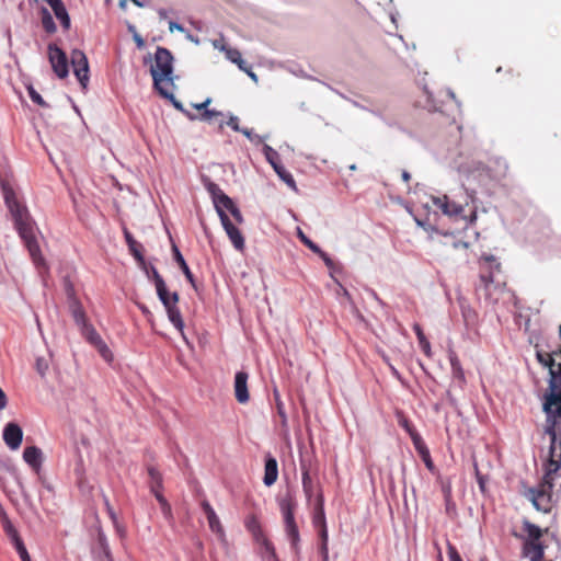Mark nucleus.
<instances>
[{"label":"nucleus","instance_id":"nucleus-1","mask_svg":"<svg viewBox=\"0 0 561 561\" xmlns=\"http://www.w3.org/2000/svg\"><path fill=\"white\" fill-rule=\"evenodd\" d=\"M4 201L13 218L14 227L24 241L34 264L37 266L44 265V257L36 241L33 221L27 208L18 201L12 190L4 191Z\"/></svg>","mask_w":561,"mask_h":561},{"label":"nucleus","instance_id":"nucleus-2","mask_svg":"<svg viewBox=\"0 0 561 561\" xmlns=\"http://www.w3.org/2000/svg\"><path fill=\"white\" fill-rule=\"evenodd\" d=\"M476 199V190L461 188L459 194L444 195L434 197V205L442 210L443 214L457 219H463L467 225L474 224L477 219V208L472 207L469 214H466V207Z\"/></svg>","mask_w":561,"mask_h":561},{"label":"nucleus","instance_id":"nucleus-3","mask_svg":"<svg viewBox=\"0 0 561 561\" xmlns=\"http://www.w3.org/2000/svg\"><path fill=\"white\" fill-rule=\"evenodd\" d=\"M153 85L161 96L173 99V56L164 47H158L154 54V62L150 69Z\"/></svg>","mask_w":561,"mask_h":561},{"label":"nucleus","instance_id":"nucleus-4","mask_svg":"<svg viewBox=\"0 0 561 561\" xmlns=\"http://www.w3.org/2000/svg\"><path fill=\"white\" fill-rule=\"evenodd\" d=\"M553 480L554 474H548V470H546L540 484L537 488H529L525 493V496L537 511L542 513L551 512Z\"/></svg>","mask_w":561,"mask_h":561},{"label":"nucleus","instance_id":"nucleus-5","mask_svg":"<svg viewBox=\"0 0 561 561\" xmlns=\"http://www.w3.org/2000/svg\"><path fill=\"white\" fill-rule=\"evenodd\" d=\"M500 263L493 256H485L481 261L480 284L477 290L483 291L484 298L493 304L497 301L493 291L501 289L494 280V271L500 272Z\"/></svg>","mask_w":561,"mask_h":561},{"label":"nucleus","instance_id":"nucleus-6","mask_svg":"<svg viewBox=\"0 0 561 561\" xmlns=\"http://www.w3.org/2000/svg\"><path fill=\"white\" fill-rule=\"evenodd\" d=\"M157 294L161 302L163 304L168 318L174 328L184 336V321L182 319L181 311L178 307L179 294L169 293L164 280L159 282V286L156 287Z\"/></svg>","mask_w":561,"mask_h":561},{"label":"nucleus","instance_id":"nucleus-7","mask_svg":"<svg viewBox=\"0 0 561 561\" xmlns=\"http://www.w3.org/2000/svg\"><path fill=\"white\" fill-rule=\"evenodd\" d=\"M81 335L85 339V341L91 344L100 355L106 360L111 362L113 358V354L106 343L103 341L101 335L96 332L95 328L89 322L79 328Z\"/></svg>","mask_w":561,"mask_h":561},{"label":"nucleus","instance_id":"nucleus-8","mask_svg":"<svg viewBox=\"0 0 561 561\" xmlns=\"http://www.w3.org/2000/svg\"><path fill=\"white\" fill-rule=\"evenodd\" d=\"M263 152L266 160L272 165L277 175L280 178V180L284 181L290 188L296 190V182L294 180V176L282 164L278 152L268 145H264Z\"/></svg>","mask_w":561,"mask_h":561},{"label":"nucleus","instance_id":"nucleus-9","mask_svg":"<svg viewBox=\"0 0 561 561\" xmlns=\"http://www.w3.org/2000/svg\"><path fill=\"white\" fill-rule=\"evenodd\" d=\"M542 411L548 417L561 420V388H547L542 396Z\"/></svg>","mask_w":561,"mask_h":561},{"label":"nucleus","instance_id":"nucleus-10","mask_svg":"<svg viewBox=\"0 0 561 561\" xmlns=\"http://www.w3.org/2000/svg\"><path fill=\"white\" fill-rule=\"evenodd\" d=\"M71 65L82 89H87L89 83V62L85 54L80 49H73L71 51Z\"/></svg>","mask_w":561,"mask_h":561},{"label":"nucleus","instance_id":"nucleus-11","mask_svg":"<svg viewBox=\"0 0 561 561\" xmlns=\"http://www.w3.org/2000/svg\"><path fill=\"white\" fill-rule=\"evenodd\" d=\"M48 58L51 68L58 78L65 79L68 73V60L66 54L55 44L48 45Z\"/></svg>","mask_w":561,"mask_h":561},{"label":"nucleus","instance_id":"nucleus-12","mask_svg":"<svg viewBox=\"0 0 561 561\" xmlns=\"http://www.w3.org/2000/svg\"><path fill=\"white\" fill-rule=\"evenodd\" d=\"M66 293L68 297L69 311L73 318L75 323L77 324L78 328H80L87 322H89L87 313L83 309L82 304L76 296L75 289L71 284L67 285Z\"/></svg>","mask_w":561,"mask_h":561},{"label":"nucleus","instance_id":"nucleus-13","mask_svg":"<svg viewBox=\"0 0 561 561\" xmlns=\"http://www.w3.org/2000/svg\"><path fill=\"white\" fill-rule=\"evenodd\" d=\"M277 502L283 515L284 526L296 523L295 512L297 508V501L295 499V493L288 489L286 493L277 500Z\"/></svg>","mask_w":561,"mask_h":561},{"label":"nucleus","instance_id":"nucleus-14","mask_svg":"<svg viewBox=\"0 0 561 561\" xmlns=\"http://www.w3.org/2000/svg\"><path fill=\"white\" fill-rule=\"evenodd\" d=\"M222 227L229 237L231 243L238 251H243L244 249V238L241 231L231 222L227 213L220 211L219 215Z\"/></svg>","mask_w":561,"mask_h":561},{"label":"nucleus","instance_id":"nucleus-15","mask_svg":"<svg viewBox=\"0 0 561 561\" xmlns=\"http://www.w3.org/2000/svg\"><path fill=\"white\" fill-rule=\"evenodd\" d=\"M3 440L10 449H18L23 440L21 426L14 422L8 423L3 428Z\"/></svg>","mask_w":561,"mask_h":561},{"label":"nucleus","instance_id":"nucleus-16","mask_svg":"<svg viewBox=\"0 0 561 561\" xmlns=\"http://www.w3.org/2000/svg\"><path fill=\"white\" fill-rule=\"evenodd\" d=\"M300 469H301V482H302V490L305 493V496L308 502L311 501L312 496L316 495L321 489V486L312 480L310 476V467L306 463L304 459H300Z\"/></svg>","mask_w":561,"mask_h":561},{"label":"nucleus","instance_id":"nucleus-17","mask_svg":"<svg viewBox=\"0 0 561 561\" xmlns=\"http://www.w3.org/2000/svg\"><path fill=\"white\" fill-rule=\"evenodd\" d=\"M220 50L225 53L226 58L229 59L231 62L236 64L238 68L248 76L253 79L254 81L257 80L256 75L251 70V67L242 59L241 53L237 48L229 47L227 45H222L220 47Z\"/></svg>","mask_w":561,"mask_h":561},{"label":"nucleus","instance_id":"nucleus-18","mask_svg":"<svg viewBox=\"0 0 561 561\" xmlns=\"http://www.w3.org/2000/svg\"><path fill=\"white\" fill-rule=\"evenodd\" d=\"M412 443L417 451L419 456L423 460L425 467L432 472L436 473V467L432 460L430 449L427 448L425 442L423 440L422 436L420 434H413L412 435Z\"/></svg>","mask_w":561,"mask_h":561},{"label":"nucleus","instance_id":"nucleus-19","mask_svg":"<svg viewBox=\"0 0 561 561\" xmlns=\"http://www.w3.org/2000/svg\"><path fill=\"white\" fill-rule=\"evenodd\" d=\"M278 478V463L272 454L267 453L264 458V477L263 483L265 486H272Z\"/></svg>","mask_w":561,"mask_h":561},{"label":"nucleus","instance_id":"nucleus-20","mask_svg":"<svg viewBox=\"0 0 561 561\" xmlns=\"http://www.w3.org/2000/svg\"><path fill=\"white\" fill-rule=\"evenodd\" d=\"M23 459L33 469V471L39 473L44 461V455L39 447H25L23 451Z\"/></svg>","mask_w":561,"mask_h":561},{"label":"nucleus","instance_id":"nucleus-21","mask_svg":"<svg viewBox=\"0 0 561 561\" xmlns=\"http://www.w3.org/2000/svg\"><path fill=\"white\" fill-rule=\"evenodd\" d=\"M201 506L207 517L210 530L213 533L217 534L219 537H224L225 536L224 527L221 526L220 520H219L216 512L209 504V502L204 500V501H202Z\"/></svg>","mask_w":561,"mask_h":561},{"label":"nucleus","instance_id":"nucleus-22","mask_svg":"<svg viewBox=\"0 0 561 561\" xmlns=\"http://www.w3.org/2000/svg\"><path fill=\"white\" fill-rule=\"evenodd\" d=\"M0 522L3 528V531L8 536V538L11 540L12 545L15 547L19 545V542H22V538L18 531V529L12 524L11 519L9 518L7 512L0 504Z\"/></svg>","mask_w":561,"mask_h":561},{"label":"nucleus","instance_id":"nucleus-23","mask_svg":"<svg viewBox=\"0 0 561 561\" xmlns=\"http://www.w3.org/2000/svg\"><path fill=\"white\" fill-rule=\"evenodd\" d=\"M314 527L319 530L327 528L325 514H324V496L322 489L319 490L314 501V513L312 517Z\"/></svg>","mask_w":561,"mask_h":561},{"label":"nucleus","instance_id":"nucleus-24","mask_svg":"<svg viewBox=\"0 0 561 561\" xmlns=\"http://www.w3.org/2000/svg\"><path fill=\"white\" fill-rule=\"evenodd\" d=\"M96 543L99 548L98 560L99 561H113L110 545L101 525L96 527Z\"/></svg>","mask_w":561,"mask_h":561},{"label":"nucleus","instance_id":"nucleus-25","mask_svg":"<svg viewBox=\"0 0 561 561\" xmlns=\"http://www.w3.org/2000/svg\"><path fill=\"white\" fill-rule=\"evenodd\" d=\"M287 539L289 540L290 548L295 553L297 560L300 559V534L297 523L284 526Z\"/></svg>","mask_w":561,"mask_h":561},{"label":"nucleus","instance_id":"nucleus-26","mask_svg":"<svg viewBox=\"0 0 561 561\" xmlns=\"http://www.w3.org/2000/svg\"><path fill=\"white\" fill-rule=\"evenodd\" d=\"M546 546L542 541L540 542H524L523 543V556L529 558L530 561H542L545 557Z\"/></svg>","mask_w":561,"mask_h":561},{"label":"nucleus","instance_id":"nucleus-27","mask_svg":"<svg viewBox=\"0 0 561 561\" xmlns=\"http://www.w3.org/2000/svg\"><path fill=\"white\" fill-rule=\"evenodd\" d=\"M561 420L546 416V426H545V434L549 435L550 437V446H549V454L556 453L557 448V427L560 425Z\"/></svg>","mask_w":561,"mask_h":561},{"label":"nucleus","instance_id":"nucleus-28","mask_svg":"<svg viewBox=\"0 0 561 561\" xmlns=\"http://www.w3.org/2000/svg\"><path fill=\"white\" fill-rule=\"evenodd\" d=\"M244 526L247 530L252 535L256 543L266 538L263 533L261 523L255 515L248 516L244 520Z\"/></svg>","mask_w":561,"mask_h":561},{"label":"nucleus","instance_id":"nucleus-29","mask_svg":"<svg viewBox=\"0 0 561 561\" xmlns=\"http://www.w3.org/2000/svg\"><path fill=\"white\" fill-rule=\"evenodd\" d=\"M523 529L527 533V538L525 539L524 542H533V543H535V542H540L541 541L540 539L542 537L543 531H542V529L539 526H537V525L530 523L529 520L525 519L523 522Z\"/></svg>","mask_w":561,"mask_h":561},{"label":"nucleus","instance_id":"nucleus-30","mask_svg":"<svg viewBox=\"0 0 561 561\" xmlns=\"http://www.w3.org/2000/svg\"><path fill=\"white\" fill-rule=\"evenodd\" d=\"M207 190L208 192L210 193V195L213 196V201H214V205H215V208L218 213V216L220 215V211H224V206L226 205L224 203V199L222 197L227 196L222 190L215 183H209L207 185Z\"/></svg>","mask_w":561,"mask_h":561},{"label":"nucleus","instance_id":"nucleus-31","mask_svg":"<svg viewBox=\"0 0 561 561\" xmlns=\"http://www.w3.org/2000/svg\"><path fill=\"white\" fill-rule=\"evenodd\" d=\"M173 255L175 262L179 264L180 268L182 270L183 274L185 275V278L190 282V284L195 287V278L193 273L191 272L188 265L186 264L183 255L181 254L180 250L176 245L173 244L172 247Z\"/></svg>","mask_w":561,"mask_h":561},{"label":"nucleus","instance_id":"nucleus-32","mask_svg":"<svg viewBox=\"0 0 561 561\" xmlns=\"http://www.w3.org/2000/svg\"><path fill=\"white\" fill-rule=\"evenodd\" d=\"M148 476L150 478L149 486L151 492L160 491L163 489V478L161 472L153 466L147 467Z\"/></svg>","mask_w":561,"mask_h":561},{"label":"nucleus","instance_id":"nucleus-33","mask_svg":"<svg viewBox=\"0 0 561 561\" xmlns=\"http://www.w3.org/2000/svg\"><path fill=\"white\" fill-rule=\"evenodd\" d=\"M319 553L321 556L322 561H329V534L328 528H323L319 530Z\"/></svg>","mask_w":561,"mask_h":561},{"label":"nucleus","instance_id":"nucleus-34","mask_svg":"<svg viewBox=\"0 0 561 561\" xmlns=\"http://www.w3.org/2000/svg\"><path fill=\"white\" fill-rule=\"evenodd\" d=\"M413 330L416 334L419 345H420L422 352L425 355L430 356L431 355V344H430L428 340L426 339L421 325L419 323H414Z\"/></svg>","mask_w":561,"mask_h":561},{"label":"nucleus","instance_id":"nucleus-35","mask_svg":"<svg viewBox=\"0 0 561 561\" xmlns=\"http://www.w3.org/2000/svg\"><path fill=\"white\" fill-rule=\"evenodd\" d=\"M222 199H224V203L226 204L224 206V211L226 213V210H228L232 215V217L237 224H242L243 222L242 214H241L240 209L234 205L232 199L229 196H225V197H222Z\"/></svg>","mask_w":561,"mask_h":561},{"label":"nucleus","instance_id":"nucleus-36","mask_svg":"<svg viewBox=\"0 0 561 561\" xmlns=\"http://www.w3.org/2000/svg\"><path fill=\"white\" fill-rule=\"evenodd\" d=\"M261 548L264 550L262 552V558L265 559V560H272L274 558L277 557V553H276V550H275V547L273 545V542L266 537L264 538L263 540H261L260 542H257Z\"/></svg>","mask_w":561,"mask_h":561},{"label":"nucleus","instance_id":"nucleus-37","mask_svg":"<svg viewBox=\"0 0 561 561\" xmlns=\"http://www.w3.org/2000/svg\"><path fill=\"white\" fill-rule=\"evenodd\" d=\"M396 417H397L398 424L407 431V433L410 435L411 438H412L413 434H419V432L414 428V426L411 424V422L407 419L403 411L397 410Z\"/></svg>","mask_w":561,"mask_h":561},{"label":"nucleus","instance_id":"nucleus-38","mask_svg":"<svg viewBox=\"0 0 561 561\" xmlns=\"http://www.w3.org/2000/svg\"><path fill=\"white\" fill-rule=\"evenodd\" d=\"M42 25L43 28L49 34L56 32V24L53 20V16L50 15L49 11L45 8L42 10Z\"/></svg>","mask_w":561,"mask_h":561},{"label":"nucleus","instance_id":"nucleus-39","mask_svg":"<svg viewBox=\"0 0 561 561\" xmlns=\"http://www.w3.org/2000/svg\"><path fill=\"white\" fill-rule=\"evenodd\" d=\"M471 179L472 180L478 179L480 182H482L483 185H485L486 180H491L492 175H491L490 169L482 168V169H478V170L471 172L468 176V180H471Z\"/></svg>","mask_w":561,"mask_h":561},{"label":"nucleus","instance_id":"nucleus-40","mask_svg":"<svg viewBox=\"0 0 561 561\" xmlns=\"http://www.w3.org/2000/svg\"><path fill=\"white\" fill-rule=\"evenodd\" d=\"M473 468H474V476H476V480L478 482L480 492L482 494H485L486 493V482L489 480V477L486 474L481 473V471L479 470V467H478V462L476 460L473 461Z\"/></svg>","mask_w":561,"mask_h":561},{"label":"nucleus","instance_id":"nucleus-41","mask_svg":"<svg viewBox=\"0 0 561 561\" xmlns=\"http://www.w3.org/2000/svg\"><path fill=\"white\" fill-rule=\"evenodd\" d=\"M128 248H129V251L131 252V254L134 255V257L140 264H145V257H144V254H142V251H144L142 244L139 243V242H131Z\"/></svg>","mask_w":561,"mask_h":561},{"label":"nucleus","instance_id":"nucleus-42","mask_svg":"<svg viewBox=\"0 0 561 561\" xmlns=\"http://www.w3.org/2000/svg\"><path fill=\"white\" fill-rule=\"evenodd\" d=\"M227 125L231 127L234 131L242 133L245 137L251 139V131L249 129H241L239 126V118L237 116H231L227 122Z\"/></svg>","mask_w":561,"mask_h":561},{"label":"nucleus","instance_id":"nucleus-43","mask_svg":"<svg viewBox=\"0 0 561 561\" xmlns=\"http://www.w3.org/2000/svg\"><path fill=\"white\" fill-rule=\"evenodd\" d=\"M301 241L314 253H318L320 256H325V252L321 251V249L314 244L310 239H308L302 232H299Z\"/></svg>","mask_w":561,"mask_h":561},{"label":"nucleus","instance_id":"nucleus-44","mask_svg":"<svg viewBox=\"0 0 561 561\" xmlns=\"http://www.w3.org/2000/svg\"><path fill=\"white\" fill-rule=\"evenodd\" d=\"M27 90H28V95L34 103L38 104L42 107L48 106L47 103L41 96V94L33 87H28Z\"/></svg>","mask_w":561,"mask_h":561},{"label":"nucleus","instance_id":"nucleus-45","mask_svg":"<svg viewBox=\"0 0 561 561\" xmlns=\"http://www.w3.org/2000/svg\"><path fill=\"white\" fill-rule=\"evenodd\" d=\"M234 394L240 403H247L250 399L249 388H234Z\"/></svg>","mask_w":561,"mask_h":561},{"label":"nucleus","instance_id":"nucleus-46","mask_svg":"<svg viewBox=\"0 0 561 561\" xmlns=\"http://www.w3.org/2000/svg\"><path fill=\"white\" fill-rule=\"evenodd\" d=\"M438 481H439L440 489H442L444 497L453 496L450 480L449 479H443L442 477H438Z\"/></svg>","mask_w":561,"mask_h":561},{"label":"nucleus","instance_id":"nucleus-47","mask_svg":"<svg viewBox=\"0 0 561 561\" xmlns=\"http://www.w3.org/2000/svg\"><path fill=\"white\" fill-rule=\"evenodd\" d=\"M273 392H274V398H275V402H276V407H277V412H278L279 416H282L283 420H285L286 413H285L284 404L279 398L280 396H279L278 388H273Z\"/></svg>","mask_w":561,"mask_h":561},{"label":"nucleus","instance_id":"nucleus-48","mask_svg":"<svg viewBox=\"0 0 561 561\" xmlns=\"http://www.w3.org/2000/svg\"><path fill=\"white\" fill-rule=\"evenodd\" d=\"M447 554L449 561H462L457 548L451 545L449 541L447 542Z\"/></svg>","mask_w":561,"mask_h":561},{"label":"nucleus","instance_id":"nucleus-49","mask_svg":"<svg viewBox=\"0 0 561 561\" xmlns=\"http://www.w3.org/2000/svg\"><path fill=\"white\" fill-rule=\"evenodd\" d=\"M444 501H445L446 514L449 515V516L456 515L457 508H456V503L453 500V496L444 497Z\"/></svg>","mask_w":561,"mask_h":561},{"label":"nucleus","instance_id":"nucleus-50","mask_svg":"<svg viewBox=\"0 0 561 561\" xmlns=\"http://www.w3.org/2000/svg\"><path fill=\"white\" fill-rule=\"evenodd\" d=\"M14 548L22 561H32L23 541L19 542Z\"/></svg>","mask_w":561,"mask_h":561},{"label":"nucleus","instance_id":"nucleus-51","mask_svg":"<svg viewBox=\"0 0 561 561\" xmlns=\"http://www.w3.org/2000/svg\"><path fill=\"white\" fill-rule=\"evenodd\" d=\"M161 512H162V515L163 517L172 523L173 522V513H172V508H171V505L168 503V504H164V505H161Z\"/></svg>","mask_w":561,"mask_h":561},{"label":"nucleus","instance_id":"nucleus-52","mask_svg":"<svg viewBox=\"0 0 561 561\" xmlns=\"http://www.w3.org/2000/svg\"><path fill=\"white\" fill-rule=\"evenodd\" d=\"M248 374L244 371H239L234 378V386H247Z\"/></svg>","mask_w":561,"mask_h":561},{"label":"nucleus","instance_id":"nucleus-53","mask_svg":"<svg viewBox=\"0 0 561 561\" xmlns=\"http://www.w3.org/2000/svg\"><path fill=\"white\" fill-rule=\"evenodd\" d=\"M219 115H221V113L213 111V110H205L202 113V119L210 122L213 119V117L219 116Z\"/></svg>","mask_w":561,"mask_h":561},{"label":"nucleus","instance_id":"nucleus-54","mask_svg":"<svg viewBox=\"0 0 561 561\" xmlns=\"http://www.w3.org/2000/svg\"><path fill=\"white\" fill-rule=\"evenodd\" d=\"M105 506H106V511H107L108 516H110L111 520L113 522V524H117V515H116L115 511L113 510V507L111 506L107 499H105Z\"/></svg>","mask_w":561,"mask_h":561},{"label":"nucleus","instance_id":"nucleus-55","mask_svg":"<svg viewBox=\"0 0 561 561\" xmlns=\"http://www.w3.org/2000/svg\"><path fill=\"white\" fill-rule=\"evenodd\" d=\"M47 368H48V365H47L46 360H44V359L36 360V369L41 375H44Z\"/></svg>","mask_w":561,"mask_h":561},{"label":"nucleus","instance_id":"nucleus-56","mask_svg":"<svg viewBox=\"0 0 561 561\" xmlns=\"http://www.w3.org/2000/svg\"><path fill=\"white\" fill-rule=\"evenodd\" d=\"M152 494L154 495V497L159 502L160 506L169 503L168 500L162 494V490L152 492Z\"/></svg>","mask_w":561,"mask_h":561},{"label":"nucleus","instance_id":"nucleus-57","mask_svg":"<svg viewBox=\"0 0 561 561\" xmlns=\"http://www.w3.org/2000/svg\"><path fill=\"white\" fill-rule=\"evenodd\" d=\"M169 31L171 33L174 32V31L183 32L184 27L181 24H179V23H176L174 21H170L169 22Z\"/></svg>","mask_w":561,"mask_h":561},{"label":"nucleus","instance_id":"nucleus-58","mask_svg":"<svg viewBox=\"0 0 561 561\" xmlns=\"http://www.w3.org/2000/svg\"><path fill=\"white\" fill-rule=\"evenodd\" d=\"M151 274H152V279L154 282V285H156V287H158L159 282L163 280V278L161 277V275L158 273V271L153 266H151Z\"/></svg>","mask_w":561,"mask_h":561},{"label":"nucleus","instance_id":"nucleus-59","mask_svg":"<svg viewBox=\"0 0 561 561\" xmlns=\"http://www.w3.org/2000/svg\"><path fill=\"white\" fill-rule=\"evenodd\" d=\"M8 399L5 393L2 391V388H0V410H3L7 407Z\"/></svg>","mask_w":561,"mask_h":561},{"label":"nucleus","instance_id":"nucleus-60","mask_svg":"<svg viewBox=\"0 0 561 561\" xmlns=\"http://www.w3.org/2000/svg\"><path fill=\"white\" fill-rule=\"evenodd\" d=\"M134 41L138 48H142L145 46V41L139 34L134 35Z\"/></svg>","mask_w":561,"mask_h":561},{"label":"nucleus","instance_id":"nucleus-61","mask_svg":"<svg viewBox=\"0 0 561 561\" xmlns=\"http://www.w3.org/2000/svg\"><path fill=\"white\" fill-rule=\"evenodd\" d=\"M114 527L117 531V534L121 536V537H124L125 536V527L121 526L119 523L117 522V524H114Z\"/></svg>","mask_w":561,"mask_h":561},{"label":"nucleus","instance_id":"nucleus-62","mask_svg":"<svg viewBox=\"0 0 561 561\" xmlns=\"http://www.w3.org/2000/svg\"><path fill=\"white\" fill-rule=\"evenodd\" d=\"M209 103H210V99H207V100H206V101H204L203 103L195 105V107H196L197 110H204V111H205V110H207L206 107H207V105H208Z\"/></svg>","mask_w":561,"mask_h":561},{"label":"nucleus","instance_id":"nucleus-63","mask_svg":"<svg viewBox=\"0 0 561 561\" xmlns=\"http://www.w3.org/2000/svg\"><path fill=\"white\" fill-rule=\"evenodd\" d=\"M125 238H126V242H127L128 247L130 245L131 242H137L128 231H125Z\"/></svg>","mask_w":561,"mask_h":561},{"label":"nucleus","instance_id":"nucleus-64","mask_svg":"<svg viewBox=\"0 0 561 561\" xmlns=\"http://www.w3.org/2000/svg\"><path fill=\"white\" fill-rule=\"evenodd\" d=\"M213 45H214V47H215V48L220 49V47H221L222 45H226V44L224 43V38H221V39H215V41L213 42Z\"/></svg>","mask_w":561,"mask_h":561}]
</instances>
